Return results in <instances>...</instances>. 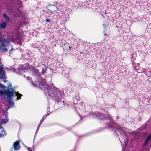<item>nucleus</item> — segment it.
I'll use <instances>...</instances> for the list:
<instances>
[{"instance_id": "f257e3e1", "label": "nucleus", "mask_w": 151, "mask_h": 151, "mask_svg": "<svg viewBox=\"0 0 151 151\" xmlns=\"http://www.w3.org/2000/svg\"><path fill=\"white\" fill-rule=\"evenodd\" d=\"M36 86L39 88L44 89V92L47 96H50L52 98H53L58 101H59V98L58 96H55V94H53V90L50 89L51 88L50 86L47 84L45 80H43L42 81L38 82Z\"/></svg>"}, {"instance_id": "f03ea898", "label": "nucleus", "mask_w": 151, "mask_h": 151, "mask_svg": "<svg viewBox=\"0 0 151 151\" xmlns=\"http://www.w3.org/2000/svg\"><path fill=\"white\" fill-rule=\"evenodd\" d=\"M11 45L12 48L10 50L9 53L11 54L13 51V45L11 44L10 41L7 39L5 38H1L0 39V50H1L2 52H5L7 51L8 50L6 48V46H8Z\"/></svg>"}, {"instance_id": "7ed1b4c3", "label": "nucleus", "mask_w": 151, "mask_h": 151, "mask_svg": "<svg viewBox=\"0 0 151 151\" xmlns=\"http://www.w3.org/2000/svg\"><path fill=\"white\" fill-rule=\"evenodd\" d=\"M11 90L10 89H5L4 90V95H6L7 98L9 99L8 101V105H10V106H11L12 105H13V103L12 102V99L14 96V91L13 89L11 88Z\"/></svg>"}, {"instance_id": "20e7f679", "label": "nucleus", "mask_w": 151, "mask_h": 151, "mask_svg": "<svg viewBox=\"0 0 151 151\" xmlns=\"http://www.w3.org/2000/svg\"><path fill=\"white\" fill-rule=\"evenodd\" d=\"M50 89H52L53 91V94H55V96H58V97L59 99V101H58L57 100L54 99L53 98H52L54 100L55 102H57L58 103L59 102L61 101L62 98H61L56 93V92H58V93L60 95L61 97H62V96L64 95L63 91H60L59 90V89L57 88H56L54 86H53L52 87L51 86V88H50Z\"/></svg>"}, {"instance_id": "39448f33", "label": "nucleus", "mask_w": 151, "mask_h": 151, "mask_svg": "<svg viewBox=\"0 0 151 151\" xmlns=\"http://www.w3.org/2000/svg\"><path fill=\"white\" fill-rule=\"evenodd\" d=\"M13 146L15 150H18L20 148V142L17 141L14 142Z\"/></svg>"}, {"instance_id": "423d86ee", "label": "nucleus", "mask_w": 151, "mask_h": 151, "mask_svg": "<svg viewBox=\"0 0 151 151\" xmlns=\"http://www.w3.org/2000/svg\"><path fill=\"white\" fill-rule=\"evenodd\" d=\"M108 118L110 122L109 124H108V127H111V124L114 123V121L113 120L112 116L110 115H109L108 113Z\"/></svg>"}, {"instance_id": "0eeeda50", "label": "nucleus", "mask_w": 151, "mask_h": 151, "mask_svg": "<svg viewBox=\"0 0 151 151\" xmlns=\"http://www.w3.org/2000/svg\"><path fill=\"white\" fill-rule=\"evenodd\" d=\"M150 139H151V134L147 138V139L145 141L143 145L145 146L147 145L148 143L149 140Z\"/></svg>"}, {"instance_id": "6e6552de", "label": "nucleus", "mask_w": 151, "mask_h": 151, "mask_svg": "<svg viewBox=\"0 0 151 151\" xmlns=\"http://www.w3.org/2000/svg\"><path fill=\"white\" fill-rule=\"evenodd\" d=\"M15 95L17 96V99L18 100H19L21 99L22 96V94H20L18 92L15 93Z\"/></svg>"}, {"instance_id": "1a4fd4ad", "label": "nucleus", "mask_w": 151, "mask_h": 151, "mask_svg": "<svg viewBox=\"0 0 151 151\" xmlns=\"http://www.w3.org/2000/svg\"><path fill=\"white\" fill-rule=\"evenodd\" d=\"M7 23L5 22H4L0 24L1 27L2 29H4L7 25Z\"/></svg>"}, {"instance_id": "9d476101", "label": "nucleus", "mask_w": 151, "mask_h": 151, "mask_svg": "<svg viewBox=\"0 0 151 151\" xmlns=\"http://www.w3.org/2000/svg\"><path fill=\"white\" fill-rule=\"evenodd\" d=\"M46 115H44L43 116V117L42 118V119H41V121H40V124H39V125H38V128H39V127L40 126V125L42 123V122H43L44 121V120L45 119V118H46Z\"/></svg>"}, {"instance_id": "9b49d317", "label": "nucleus", "mask_w": 151, "mask_h": 151, "mask_svg": "<svg viewBox=\"0 0 151 151\" xmlns=\"http://www.w3.org/2000/svg\"><path fill=\"white\" fill-rule=\"evenodd\" d=\"M42 71L41 72V73L42 74H44V73L46 72L47 70V69L46 68H42Z\"/></svg>"}, {"instance_id": "f8f14e48", "label": "nucleus", "mask_w": 151, "mask_h": 151, "mask_svg": "<svg viewBox=\"0 0 151 151\" xmlns=\"http://www.w3.org/2000/svg\"><path fill=\"white\" fill-rule=\"evenodd\" d=\"M34 73L38 76H41L39 71L38 69H35L34 70Z\"/></svg>"}, {"instance_id": "ddd939ff", "label": "nucleus", "mask_w": 151, "mask_h": 151, "mask_svg": "<svg viewBox=\"0 0 151 151\" xmlns=\"http://www.w3.org/2000/svg\"><path fill=\"white\" fill-rule=\"evenodd\" d=\"M1 122H6V123L8 122V118L7 117H6L5 118L2 120Z\"/></svg>"}, {"instance_id": "4468645a", "label": "nucleus", "mask_w": 151, "mask_h": 151, "mask_svg": "<svg viewBox=\"0 0 151 151\" xmlns=\"http://www.w3.org/2000/svg\"><path fill=\"white\" fill-rule=\"evenodd\" d=\"M102 116V118H101L100 119H104V118H105V116L104 115V114H99V117H100L99 116Z\"/></svg>"}, {"instance_id": "2eb2a0df", "label": "nucleus", "mask_w": 151, "mask_h": 151, "mask_svg": "<svg viewBox=\"0 0 151 151\" xmlns=\"http://www.w3.org/2000/svg\"><path fill=\"white\" fill-rule=\"evenodd\" d=\"M3 68V67H2V68H0V72H1V71H2V74L3 75H4V74H5V72L4 71H3L2 70V69Z\"/></svg>"}, {"instance_id": "dca6fc26", "label": "nucleus", "mask_w": 151, "mask_h": 151, "mask_svg": "<svg viewBox=\"0 0 151 151\" xmlns=\"http://www.w3.org/2000/svg\"><path fill=\"white\" fill-rule=\"evenodd\" d=\"M4 94V91L0 90V95H3Z\"/></svg>"}, {"instance_id": "f3484780", "label": "nucleus", "mask_w": 151, "mask_h": 151, "mask_svg": "<svg viewBox=\"0 0 151 151\" xmlns=\"http://www.w3.org/2000/svg\"><path fill=\"white\" fill-rule=\"evenodd\" d=\"M6 123V122H1L0 123V129L1 128V125L4 124Z\"/></svg>"}, {"instance_id": "a211bd4d", "label": "nucleus", "mask_w": 151, "mask_h": 151, "mask_svg": "<svg viewBox=\"0 0 151 151\" xmlns=\"http://www.w3.org/2000/svg\"><path fill=\"white\" fill-rule=\"evenodd\" d=\"M6 19L7 22H9L10 21L9 18L8 16L7 18H6Z\"/></svg>"}, {"instance_id": "6ab92c4d", "label": "nucleus", "mask_w": 151, "mask_h": 151, "mask_svg": "<svg viewBox=\"0 0 151 151\" xmlns=\"http://www.w3.org/2000/svg\"><path fill=\"white\" fill-rule=\"evenodd\" d=\"M3 16L5 18H7L8 16H7V14H3Z\"/></svg>"}, {"instance_id": "aec40b11", "label": "nucleus", "mask_w": 151, "mask_h": 151, "mask_svg": "<svg viewBox=\"0 0 151 151\" xmlns=\"http://www.w3.org/2000/svg\"><path fill=\"white\" fill-rule=\"evenodd\" d=\"M46 21L47 22H51V20L50 19L47 18L46 19Z\"/></svg>"}, {"instance_id": "412c9836", "label": "nucleus", "mask_w": 151, "mask_h": 151, "mask_svg": "<svg viewBox=\"0 0 151 151\" xmlns=\"http://www.w3.org/2000/svg\"><path fill=\"white\" fill-rule=\"evenodd\" d=\"M26 66L27 67V68L29 69V65L28 63H27L26 64Z\"/></svg>"}, {"instance_id": "4be33fe9", "label": "nucleus", "mask_w": 151, "mask_h": 151, "mask_svg": "<svg viewBox=\"0 0 151 151\" xmlns=\"http://www.w3.org/2000/svg\"><path fill=\"white\" fill-rule=\"evenodd\" d=\"M27 150L29 151H32L31 149L29 147H27Z\"/></svg>"}, {"instance_id": "5701e85b", "label": "nucleus", "mask_w": 151, "mask_h": 151, "mask_svg": "<svg viewBox=\"0 0 151 151\" xmlns=\"http://www.w3.org/2000/svg\"><path fill=\"white\" fill-rule=\"evenodd\" d=\"M50 11H51V12H55V10H49Z\"/></svg>"}, {"instance_id": "b1692460", "label": "nucleus", "mask_w": 151, "mask_h": 151, "mask_svg": "<svg viewBox=\"0 0 151 151\" xmlns=\"http://www.w3.org/2000/svg\"><path fill=\"white\" fill-rule=\"evenodd\" d=\"M69 50H70V49H71V47H70V45L69 46Z\"/></svg>"}, {"instance_id": "393cba45", "label": "nucleus", "mask_w": 151, "mask_h": 151, "mask_svg": "<svg viewBox=\"0 0 151 151\" xmlns=\"http://www.w3.org/2000/svg\"><path fill=\"white\" fill-rule=\"evenodd\" d=\"M19 45H22V43H21V42H19Z\"/></svg>"}, {"instance_id": "a878e982", "label": "nucleus", "mask_w": 151, "mask_h": 151, "mask_svg": "<svg viewBox=\"0 0 151 151\" xmlns=\"http://www.w3.org/2000/svg\"><path fill=\"white\" fill-rule=\"evenodd\" d=\"M116 27L118 28V27H119V26H116Z\"/></svg>"}, {"instance_id": "bb28decb", "label": "nucleus", "mask_w": 151, "mask_h": 151, "mask_svg": "<svg viewBox=\"0 0 151 151\" xmlns=\"http://www.w3.org/2000/svg\"><path fill=\"white\" fill-rule=\"evenodd\" d=\"M42 65H43V66H44V65H44V64H42Z\"/></svg>"}, {"instance_id": "cd10ccee", "label": "nucleus", "mask_w": 151, "mask_h": 151, "mask_svg": "<svg viewBox=\"0 0 151 151\" xmlns=\"http://www.w3.org/2000/svg\"><path fill=\"white\" fill-rule=\"evenodd\" d=\"M63 103H64V101H63Z\"/></svg>"}, {"instance_id": "c85d7f7f", "label": "nucleus", "mask_w": 151, "mask_h": 151, "mask_svg": "<svg viewBox=\"0 0 151 151\" xmlns=\"http://www.w3.org/2000/svg\"><path fill=\"white\" fill-rule=\"evenodd\" d=\"M46 115H47V116H48V114H47Z\"/></svg>"}, {"instance_id": "c756f323", "label": "nucleus", "mask_w": 151, "mask_h": 151, "mask_svg": "<svg viewBox=\"0 0 151 151\" xmlns=\"http://www.w3.org/2000/svg\"><path fill=\"white\" fill-rule=\"evenodd\" d=\"M11 86V85H9V86Z\"/></svg>"}, {"instance_id": "7c9ffc66", "label": "nucleus", "mask_w": 151, "mask_h": 151, "mask_svg": "<svg viewBox=\"0 0 151 151\" xmlns=\"http://www.w3.org/2000/svg\"><path fill=\"white\" fill-rule=\"evenodd\" d=\"M105 35H107V34H105Z\"/></svg>"}, {"instance_id": "2f4dec72", "label": "nucleus", "mask_w": 151, "mask_h": 151, "mask_svg": "<svg viewBox=\"0 0 151 151\" xmlns=\"http://www.w3.org/2000/svg\"><path fill=\"white\" fill-rule=\"evenodd\" d=\"M53 7H55V6H53Z\"/></svg>"}, {"instance_id": "473e14b6", "label": "nucleus", "mask_w": 151, "mask_h": 151, "mask_svg": "<svg viewBox=\"0 0 151 151\" xmlns=\"http://www.w3.org/2000/svg\"><path fill=\"white\" fill-rule=\"evenodd\" d=\"M64 45H65V44H64Z\"/></svg>"}, {"instance_id": "72a5a7b5", "label": "nucleus", "mask_w": 151, "mask_h": 151, "mask_svg": "<svg viewBox=\"0 0 151 151\" xmlns=\"http://www.w3.org/2000/svg\"><path fill=\"white\" fill-rule=\"evenodd\" d=\"M1 137V135H0V137Z\"/></svg>"}]
</instances>
